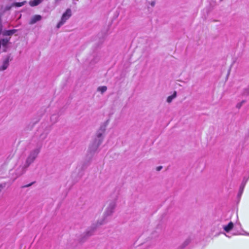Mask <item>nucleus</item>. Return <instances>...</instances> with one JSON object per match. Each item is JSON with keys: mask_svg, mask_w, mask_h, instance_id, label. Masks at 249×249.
I'll return each instance as SVG.
<instances>
[{"mask_svg": "<svg viewBox=\"0 0 249 249\" xmlns=\"http://www.w3.org/2000/svg\"><path fill=\"white\" fill-rule=\"evenodd\" d=\"M42 144H37L36 147L31 150L26 159L25 163L29 166L34 162L41 151Z\"/></svg>", "mask_w": 249, "mask_h": 249, "instance_id": "7ed1b4c3", "label": "nucleus"}, {"mask_svg": "<svg viewBox=\"0 0 249 249\" xmlns=\"http://www.w3.org/2000/svg\"><path fill=\"white\" fill-rule=\"evenodd\" d=\"M154 5H155V2L153 1V2L151 3V5L153 6H154Z\"/></svg>", "mask_w": 249, "mask_h": 249, "instance_id": "5701e85b", "label": "nucleus"}, {"mask_svg": "<svg viewBox=\"0 0 249 249\" xmlns=\"http://www.w3.org/2000/svg\"><path fill=\"white\" fill-rule=\"evenodd\" d=\"M42 19V17L39 15H35L33 16L29 22V24L33 25L35 24L37 21H40Z\"/></svg>", "mask_w": 249, "mask_h": 249, "instance_id": "6e6552de", "label": "nucleus"}, {"mask_svg": "<svg viewBox=\"0 0 249 249\" xmlns=\"http://www.w3.org/2000/svg\"><path fill=\"white\" fill-rule=\"evenodd\" d=\"M107 90V87L106 86L99 87L97 89V90L100 91L102 94L104 93Z\"/></svg>", "mask_w": 249, "mask_h": 249, "instance_id": "dca6fc26", "label": "nucleus"}, {"mask_svg": "<svg viewBox=\"0 0 249 249\" xmlns=\"http://www.w3.org/2000/svg\"><path fill=\"white\" fill-rule=\"evenodd\" d=\"M176 96L177 92L176 91H174V93L172 95L167 97L166 101L168 103H170L171 102H172V100L176 97Z\"/></svg>", "mask_w": 249, "mask_h": 249, "instance_id": "ddd939ff", "label": "nucleus"}, {"mask_svg": "<svg viewBox=\"0 0 249 249\" xmlns=\"http://www.w3.org/2000/svg\"><path fill=\"white\" fill-rule=\"evenodd\" d=\"M60 0H55V2H58V1H59Z\"/></svg>", "mask_w": 249, "mask_h": 249, "instance_id": "b1692460", "label": "nucleus"}, {"mask_svg": "<svg viewBox=\"0 0 249 249\" xmlns=\"http://www.w3.org/2000/svg\"><path fill=\"white\" fill-rule=\"evenodd\" d=\"M102 224H103L102 222L98 221L93 223L84 232L80 235L78 239L79 241L80 242H84L86 241L89 237L94 234L97 228Z\"/></svg>", "mask_w": 249, "mask_h": 249, "instance_id": "f03ea898", "label": "nucleus"}, {"mask_svg": "<svg viewBox=\"0 0 249 249\" xmlns=\"http://www.w3.org/2000/svg\"><path fill=\"white\" fill-rule=\"evenodd\" d=\"M2 31V26L1 24H0V34H1Z\"/></svg>", "mask_w": 249, "mask_h": 249, "instance_id": "4be33fe9", "label": "nucleus"}, {"mask_svg": "<svg viewBox=\"0 0 249 249\" xmlns=\"http://www.w3.org/2000/svg\"><path fill=\"white\" fill-rule=\"evenodd\" d=\"M44 0H31L29 1V5L32 7L37 6L43 2Z\"/></svg>", "mask_w": 249, "mask_h": 249, "instance_id": "9d476101", "label": "nucleus"}, {"mask_svg": "<svg viewBox=\"0 0 249 249\" xmlns=\"http://www.w3.org/2000/svg\"><path fill=\"white\" fill-rule=\"evenodd\" d=\"M11 6H7L5 7V10H9L11 8Z\"/></svg>", "mask_w": 249, "mask_h": 249, "instance_id": "412c9836", "label": "nucleus"}, {"mask_svg": "<svg viewBox=\"0 0 249 249\" xmlns=\"http://www.w3.org/2000/svg\"><path fill=\"white\" fill-rule=\"evenodd\" d=\"M248 235H249V234H248Z\"/></svg>", "mask_w": 249, "mask_h": 249, "instance_id": "393cba45", "label": "nucleus"}, {"mask_svg": "<svg viewBox=\"0 0 249 249\" xmlns=\"http://www.w3.org/2000/svg\"><path fill=\"white\" fill-rule=\"evenodd\" d=\"M17 31V30L15 29L6 30L3 32V34L4 36H11L15 34Z\"/></svg>", "mask_w": 249, "mask_h": 249, "instance_id": "f8f14e48", "label": "nucleus"}, {"mask_svg": "<svg viewBox=\"0 0 249 249\" xmlns=\"http://www.w3.org/2000/svg\"><path fill=\"white\" fill-rule=\"evenodd\" d=\"M12 60L10 55H7L3 60L2 65L0 67V71H3L7 69L9 65V61Z\"/></svg>", "mask_w": 249, "mask_h": 249, "instance_id": "0eeeda50", "label": "nucleus"}, {"mask_svg": "<svg viewBox=\"0 0 249 249\" xmlns=\"http://www.w3.org/2000/svg\"><path fill=\"white\" fill-rule=\"evenodd\" d=\"M29 166L25 163L10 171V175L14 180L23 175Z\"/></svg>", "mask_w": 249, "mask_h": 249, "instance_id": "20e7f679", "label": "nucleus"}, {"mask_svg": "<svg viewBox=\"0 0 249 249\" xmlns=\"http://www.w3.org/2000/svg\"><path fill=\"white\" fill-rule=\"evenodd\" d=\"M245 101L244 100H243L242 102L238 103L236 105V107L238 108H240L242 107L243 104L245 103Z\"/></svg>", "mask_w": 249, "mask_h": 249, "instance_id": "a211bd4d", "label": "nucleus"}, {"mask_svg": "<svg viewBox=\"0 0 249 249\" xmlns=\"http://www.w3.org/2000/svg\"><path fill=\"white\" fill-rule=\"evenodd\" d=\"M246 181H246L245 182H242V183L241 184V186L240 187L239 192L238 194V196H241L242 193H243V191L244 188L245 187Z\"/></svg>", "mask_w": 249, "mask_h": 249, "instance_id": "2eb2a0df", "label": "nucleus"}, {"mask_svg": "<svg viewBox=\"0 0 249 249\" xmlns=\"http://www.w3.org/2000/svg\"><path fill=\"white\" fill-rule=\"evenodd\" d=\"M9 40V39L4 38V39H1L0 41V45H2L4 48V49L3 50L4 52L6 51L7 46V44H8Z\"/></svg>", "mask_w": 249, "mask_h": 249, "instance_id": "1a4fd4ad", "label": "nucleus"}, {"mask_svg": "<svg viewBox=\"0 0 249 249\" xmlns=\"http://www.w3.org/2000/svg\"><path fill=\"white\" fill-rule=\"evenodd\" d=\"M105 131V128L99 130L96 133V137L90 143L87 154V157L90 160L97 151L99 146L102 143Z\"/></svg>", "mask_w": 249, "mask_h": 249, "instance_id": "f257e3e1", "label": "nucleus"}, {"mask_svg": "<svg viewBox=\"0 0 249 249\" xmlns=\"http://www.w3.org/2000/svg\"><path fill=\"white\" fill-rule=\"evenodd\" d=\"M162 168V166H158L157 167L156 170L157 171H160L161 170Z\"/></svg>", "mask_w": 249, "mask_h": 249, "instance_id": "aec40b11", "label": "nucleus"}, {"mask_svg": "<svg viewBox=\"0 0 249 249\" xmlns=\"http://www.w3.org/2000/svg\"><path fill=\"white\" fill-rule=\"evenodd\" d=\"M116 204L114 201H111L107 207L106 211L104 213V215L105 217L107 216H109L112 215V214L114 213V210L116 208Z\"/></svg>", "mask_w": 249, "mask_h": 249, "instance_id": "423d86ee", "label": "nucleus"}, {"mask_svg": "<svg viewBox=\"0 0 249 249\" xmlns=\"http://www.w3.org/2000/svg\"><path fill=\"white\" fill-rule=\"evenodd\" d=\"M26 3V1H22L21 2H14L12 3L11 6L15 7H21L24 5Z\"/></svg>", "mask_w": 249, "mask_h": 249, "instance_id": "4468645a", "label": "nucleus"}, {"mask_svg": "<svg viewBox=\"0 0 249 249\" xmlns=\"http://www.w3.org/2000/svg\"><path fill=\"white\" fill-rule=\"evenodd\" d=\"M71 9L68 8L66 10L65 12L63 13L61 17L60 21L58 23L56 27L59 28L62 26L65 22L71 17Z\"/></svg>", "mask_w": 249, "mask_h": 249, "instance_id": "39448f33", "label": "nucleus"}, {"mask_svg": "<svg viewBox=\"0 0 249 249\" xmlns=\"http://www.w3.org/2000/svg\"><path fill=\"white\" fill-rule=\"evenodd\" d=\"M242 94L244 96L249 95V86L243 89Z\"/></svg>", "mask_w": 249, "mask_h": 249, "instance_id": "f3484780", "label": "nucleus"}, {"mask_svg": "<svg viewBox=\"0 0 249 249\" xmlns=\"http://www.w3.org/2000/svg\"><path fill=\"white\" fill-rule=\"evenodd\" d=\"M35 183V182H32L28 184H27V185H24L22 187V188H27V187H29L31 186H32L34 183Z\"/></svg>", "mask_w": 249, "mask_h": 249, "instance_id": "6ab92c4d", "label": "nucleus"}, {"mask_svg": "<svg viewBox=\"0 0 249 249\" xmlns=\"http://www.w3.org/2000/svg\"><path fill=\"white\" fill-rule=\"evenodd\" d=\"M233 228V223L232 222H230L227 225L223 226V229L227 232L231 230Z\"/></svg>", "mask_w": 249, "mask_h": 249, "instance_id": "9b49d317", "label": "nucleus"}]
</instances>
